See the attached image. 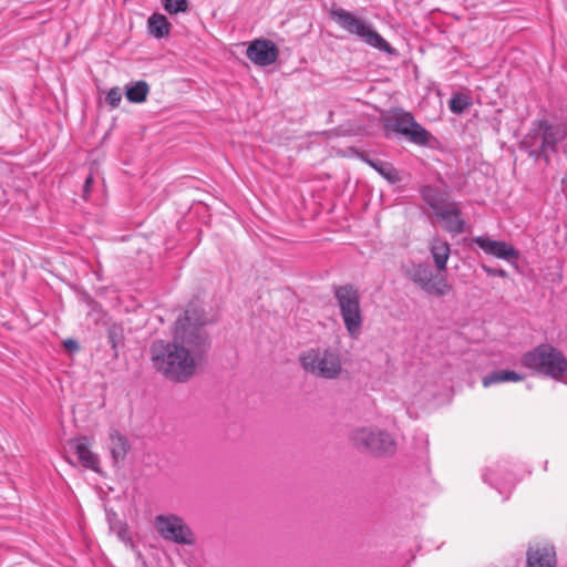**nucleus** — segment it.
I'll return each mask as SVG.
<instances>
[{"instance_id": "f3484780", "label": "nucleus", "mask_w": 567, "mask_h": 567, "mask_svg": "<svg viewBox=\"0 0 567 567\" xmlns=\"http://www.w3.org/2000/svg\"><path fill=\"white\" fill-rule=\"evenodd\" d=\"M429 248L437 270H445L451 254L450 244L440 237H433L430 241Z\"/></svg>"}, {"instance_id": "7ed1b4c3", "label": "nucleus", "mask_w": 567, "mask_h": 567, "mask_svg": "<svg viewBox=\"0 0 567 567\" xmlns=\"http://www.w3.org/2000/svg\"><path fill=\"white\" fill-rule=\"evenodd\" d=\"M522 364L556 381L567 380V358L550 343H540L524 353Z\"/></svg>"}, {"instance_id": "aec40b11", "label": "nucleus", "mask_w": 567, "mask_h": 567, "mask_svg": "<svg viewBox=\"0 0 567 567\" xmlns=\"http://www.w3.org/2000/svg\"><path fill=\"white\" fill-rule=\"evenodd\" d=\"M171 23L164 14L153 13L148 18V31L156 39H162L168 35L171 31Z\"/></svg>"}, {"instance_id": "20e7f679", "label": "nucleus", "mask_w": 567, "mask_h": 567, "mask_svg": "<svg viewBox=\"0 0 567 567\" xmlns=\"http://www.w3.org/2000/svg\"><path fill=\"white\" fill-rule=\"evenodd\" d=\"M329 18L334 21L341 29L350 34L357 35L369 47L385 52L389 55H398L399 52L393 48L373 27L365 20L355 16L351 11L343 8L332 7L329 10Z\"/></svg>"}, {"instance_id": "9b49d317", "label": "nucleus", "mask_w": 567, "mask_h": 567, "mask_svg": "<svg viewBox=\"0 0 567 567\" xmlns=\"http://www.w3.org/2000/svg\"><path fill=\"white\" fill-rule=\"evenodd\" d=\"M246 55L254 64L268 66L277 61L279 50L271 40L258 39L248 45Z\"/></svg>"}, {"instance_id": "412c9836", "label": "nucleus", "mask_w": 567, "mask_h": 567, "mask_svg": "<svg viewBox=\"0 0 567 567\" xmlns=\"http://www.w3.org/2000/svg\"><path fill=\"white\" fill-rule=\"evenodd\" d=\"M150 85L146 81H137L125 86V96L131 103H143L146 101Z\"/></svg>"}, {"instance_id": "0eeeda50", "label": "nucleus", "mask_w": 567, "mask_h": 567, "mask_svg": "<svg viewBox=\"0 0 567 567\" xmlns=\"http://www.w3.org/2000/svg\"><path fill=\"white\" fill-rule=\"evenodd\" d=\"M349 437L358 451L377 457L391 456L396 449L394 439L380 429L358 427L351 431Z\"/></svg>"}, {"instance_id": "393cba45", "label": "nucleus", "mask_w": 567, "mask_h": 567, "mask_svg": "<svg viewBox=\"0 0 567 567\" xmlns=\"http://www.w3.org/2000/svg\"><path fill=\"white\" fill-rule=\"evenodd\" d=\"M162 4L169 14H177L188 10V0H163Z\"/></svg>"}, {"instance_id": "6ab92c4d", "label": "nucleus", "mask_w": 567, "mask_h": 567, "mask_svg": "<svg viewBox=\"0 0 567 567\" xmlns=\"http://www.w3.org/2000/svg\"><path fill=\"white\" fill-rule=\"evenodd\" d=\"M524 379V377L513 370H497V371H493L488 374H486L483 380H482V383L485 388L492 385V384H496V383H501V382H518V381H522Z\"/></svg>"}, {"instance_id": "dca6fc26", "label": "nucleus", "mask_w": 567, "mask_h": 567, "mask_svg": "<svg viewBox=\"0 0 567 567\" xmlns=\"http://www.w3.org/2000/svg\"><path fill=\"white\" fill-rule=\"evenodd\" d=\"M526 556L527 567H556V551L554 547H529Z\"/></svg>"}, {"instance_id": "c85d7f7f", "label": "nucleus", "mask_w": 567, "mask_h": 567, "mask_svg": "<svg viewBox=\"0 0 567 567\" xmlns=\"http://www.w3.org/2000/svg\"><path fill=\"white\" fill-rule=\"evenodd\" d=\"M63 347L69 352H76L80 350V344L74 339H66L63 341Z\"/></svg>"}, {"instance_id": "1a4fd4ad", "label": "nucleus", "mask_w": 567, "mask_h": 567, "mask_svg": "<svg viewBox=\"0 0 567 567\" xmlns=\"http://www.w3.org/2000/svg\"><path fill=\"white\" fill-rule=\"evenodd\" d=\"M154 525L157 533L165 540L178 545H194L196 543L195 534L192 528L185 523L184 518L178 515H157L154 519Z\"/></svg>"}, {"instance_id": "6e6552de", "label": "nucleus", "mask_w": 567, "mask_h": 567, "mask_svg": "<svg viewBox=\"0 0 567 567\" xmlns=\"http://www.w3.org/2000/svg\"><path fill=\"white\" fill-rule=\"evenodd\" d=\"M333 296L340 309L346 330L351 337H358L363 322L358 289L351 284L334 286Z\"/></svg>"}, {"instance_id": "f257e3e1", "label": "nucleus", "mask_w": 567, "mask_h": 567, "mask_svg": "<svg viewBox=\"0 0 567 567\" xmlns=\"http://www.w3.org/2000/svg\"><path fill=\"white\" fill-rule=\"evenodd\" d=\"M197 299L190 300L175 322L172 341L155 340L150 347L155 370L167 380L185 383L196 373L197 364L210 349L204 327L214 323Z\"/></svg>"}, {"instance_id": "a211bd4d", "label": "nucleus", "mask_w": 567, "mask_h": 567, "mask_svg": "<svg viewBox=\"0 0 567 567\" xmlns=\"http://www.w3.org/2000/svg\"><path fill=\"white\" fill-rule=\"evenodd\" d=\"M110 449L114 463L118 464L125 460L131 445L126 436L114 430L110 434Z\"/></svg>"}, {"instance_id": "ddd939ff", "label": "nucleus", "mask_w": 567, "mask_h": 567, "mask_svg": "<svg viewBox=\"0 0 567 567\" xmlns=\"http://www.w3.org/2000/svg\"><path fill=\"white\" fill-rule=\"evenodd\" d=\"M90 444L87 436H80L69 441L70 450L76 455L79 463L85 468L100 472L99 456L91 451Z\"/></svg>"}, {"instance_id": "39448f33", "label": "nucleus", "mask_w": 567, "mask_h": 567, "mask_svg": "<svg viewBox=\"0 0 567 567\" xmlns=\"http://www.w3.org/2000/svg\"><path fill=\"white\" fill-rule=\"evenodd\" d=\"M558 142V128L547 120H537L533 122L530 130L523 136L518 147L534 161L543 159L546 164H549V153L557 151Z\"/></svg>"}, {"instance_id": "9d476101", "label": "nucleus", "mask_w": 567, "mask_h": 567, "mask_svg": "<svg viewBox=\"0 0 567 567\" xmlns=\"http://www.w3.org/2000/svg\"><path fill=\"white\" fill-rule=\"evenodd\" d=\"M409 278L424 292L435 297H443L451 291V285L443 276L434 275L430 266L419 264L413 266L409 272Z\"/></svg>"}, {"instance_id": "c756f323", "label": "nucleus", "mask_w": 567, "mask_h": 567, "mask_svg": "<svg viewBox=\"0 0 567 567\" xmlns=\"http://www.w3.org/2000/svg\"><path fill=\"white\" fill-rule=\"evenodd\" d=\"M359 158L371 167V163H375L378 159L371 158L365 152L359 153Z\"/></svg>"}, {"instance_id": "b1692460", "label": "nucleus", "mask_w": 567, "mask_h": 567, "mask_svg": "<svg viewBox=\"0 0 567 567\" xmlns=\"http://www.w3.org/2000/svg\"><path fill=\"white\" fill-rule=\"evenodd\" d=\"M473 100L470 95L462 92L454 93L449 101V109L454 114L464 113L470 106H472Z\"/></svg>"}, {"instance_id": "a878e982", "label": "nucleus", "mask_w": 567, "mask_h": 567, "mask_svg": "<svg viewBox=\"0 0 567 567\" xmlns=\"http://www.w3.org/2000/svg\"><path fill=\"white\" fill-rule=\"evenodd\" d=\"M105 101L111 107H113V109L117 107L122 101V93H121L120 87H117V86L112 87L107 92Z\"/></svg>"}, {"instance_id": "f8f14e48", "label": "nucleus", "mask_w": 567, "mask_h": 567, "mask_svg": "<svg viewBox=\"0 0 567 567\" xmlns=\"http://www.w3.org/2000/svg\"><path fill=\"white\" fill-rule=\"evenodd\" d=\"M485 254L509 261L519 257V251L506 241L493 240L487 236H477L472 239Z\"/></svg>"}, {"instance_id": "f03ea898", "label": "nucleus", "mask_w": 567, "mask_h": 567, "mask_svg": "<svg viewBox=\"0 0 567 567\" xmlns=\"http://www.w3.org/2000/svg\"><path fill=\"white\" fill-rule=\"evenodd\" d=\"M385 136L391 133L403 136L412 144L434 148L439 140L419 122L411 112L396 107L383 120Z\"/></svg>"}, {"instance_id": "2eb2a0df", "label": "nucleus", "mask_w": 567, "mask_h": 567, "mask_svg": "<svg viewBox=\"0 0 567 567\" xmlns=\"http://www.w3.org/2000/svg\"><path fill=\"white\" fill-rule=\"evenodd\" d=\"M420 194L425 204L433 209L435 216L451 203L449 202V193L437 186L425 185L421 188Z\"/></svg>"}, {"instance_id": "423d86ee", "label": "nucleus", "mask_w": 567, "mask_h": 567, "mask_svg": "<svg viewBox=\"0 0 567 567\" xmlns=\"http://www.w3.org/2000/svg\"><path fill=\"white\" fill-rule=\"evenodd\" d=\"M305 371L322 379H337L342 371L340 355L330 348H311L300 354Z\"/></svg>"}, {"instance_id": "cd10ccee", "label": "nucleus", "mask_w": 567, "mask_h": 567, "mask_svg": "<svg viewBox=\"0 0 567 567\" xmlns=\"http://www.w3.org/2000/svg\"><path fill=\"white\" fill-rule=\"evenodd\" d=\"M93 182H94V178H93V175L92 174H89L87 177L85 178L84 181V184H83V194H82V197L84 199H87L90 194H91V190H92V185H93Z\"/></svg>"}, {"instance_id": "bb28decb", "label": "nucleus", "mask_w": 567, "mask_h": 567, "mask_svg": "<svg viewBox=\"0 0 567 567\" xmlns=\"http://www.w3.org/2000/svg\"><path fill=\"white\" fill-rule=\"evenodd\" d=\"M481 268L483 269V271L491 276V277H501V278H507L508 277V272L502 268L497 269V268H493L491 266H487L485 264H482L481 265Z\"/></svg>"}, {"instance_id": "4468645a", "label": "nucleus", "mask_w": 567, "mask_h": 567, "mask_svg": "<svg viewBox=\"0 0 567 567\" xmlns=\"http://www.w3.org/2000/svg\"><path fill=\"white\" fill-rule=\"evenodd\" d=\"M437 218L444 221V229L447 233L458 235L465 231V220L462 218V210L457 202L447 204L444 210H440Z\"/></svg>"}, {"instance_id": "4be33fe9", "label": "nucleus", "mask_w": 567, "mask_h": 567, "mask_svg": "<svg viewBox=\"0 0 567 567\" xmlns=\"http://www.w3.org/2000/svg\"><path fill=\"white\" fill-rule=\"evenodd\" d=\"M371 167L392 185L402 182L400 172L391 163L379 159L371 163Z\"/></svg>"}, {"instance_id": "5701e85b", "label": "nucleus", "mask_w": 567, "mask_h": 567, "mask_svg": "<svg viewBox=\"0 0 567 567\" xmlns=\"http://www.w3.org/2000/svg\"><path fill=\"white\" fill-rule=\"evenodd\" d=\"M124 328L120 323H112L107 329V340L114 352V357L118 355V348L124 344Z\"/></svg>"}]
</instances>
